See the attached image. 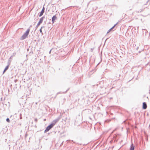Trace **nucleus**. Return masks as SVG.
<instances>
[{
  "label": "nucleus",
  "instance_id": "9b49d317",
  "mask_svg": "<svg viewBox=\"0 0 150 150\" xmlns=\"http://www.w3.org/2000/svg\"><path fill=\"white\" fill-rule=\"evenodd\" d=\"M40 31L41 33H42V29H41L40 30Z\"/></svg>",
  "mask_w": 150,
  "mask_h": 150
},
{
  "label": "nucleus",
  "instance_id": "0eeeda50",
  "mask_svg": "<svg viewBox=\"0 0 150 150\" xmlns=\"http://www.w3.org/2000/svg\"><path fill=\"white\" fill-rule=\"evenodd\" d=\"M56 17L55 16H54L52 18V21L53 23H54L55 20L56 19Z\"/></svg>",
  "mask_w": 150,
  "mask_h": 150
},
{
  "label": "nucleus",
  "instance_id": "423d86ee",
  "mask_svg": "<svg viewBox=\"0 0 150 150\" xmlns=\"http://www.w3.org/2000/svg\"><path fill=\"white\" fill-rule=\"evenodd\" d=\"M117 24V23L116 24L114 25L113 26L112 28H111L108 31L107 33H109L113 28L116 26V25Z\"/></svg>",
  "mask_w": 150,
  "mask_h": 150
},
{
  "label": "nucleus",
  "instance_id": "f03ea898",
  "mask_svg": "<svg viewBox=\"0 0 150 150\" xmlns=\"http://www.w3.org/2000/svg\"><path fill=\"white\" fill-rule=\"evenodd\" d=\"M57 122V121H56L54 123L51 124L50 125L47 127L45 131V132L46 133L50 129H51L53 126L55 125V123Z\"/></svg>",
  "mask_w": 150,
  "mask_h": 150
},
{
  "label": "nucleus",
  "instance_id": "f257e3e1",
  "mask_svg": "<svg viewBox=\"0 0 150 150\" xmlns=\"http://www.w3.org/2000/svg\"><path fill=\"white\" fill-rule=\"evenodd\" d=\"M30 31V29H28L26 31L25 33L22 36L21 38V40H23L25 39L29 33Z\"/></svg>",
  "mask_w": 150,
  "mask_h": 150
},
{
  "label": "nucleus",
  "instance_id": "6e6552de",
  "mask_svg": "<svg viewBox=\"0 0 150 150\" xmlns=\"http://www.w3.org/2000/svg\"><path fill=\"white\" fill-rule=\"evenodd\" d=\"M134 146L133 144H132L131 145L130 148L129 150H134Z\"/></svg>",
  "mask_w": 150,
  "mask_h": 150
},
{
  "label": "nucleus",
  "instance_id": "1a4fd4ad",
  "mask_svg": "<svg viewBox=\"0 0 150 150\" xmlns=\"http://www.w3.org/2000/svg\"><path fill=\"white\" fill-rule=\"evenodd\" d=\"M8 67H9V65H8V66H7L6 67V68H5V69H4V72H3V74H4V72H5V71H6V70H7V69H8Z\"/></svg>",
  "mask_w": 150,
  "mask_h": 150
},
{
  "label": "nucleus",
  "instance_id": "9d476101",
  "mask_svg": "<svg viewBox=\"0 0 150 150\" xmlns=\"http://www.w3.org/2000/svg\"><path fill=\"white\" fill-rule=\"evenodd\" d=\"M6 121H7L8 122H10V120H9V118H7V119H6Z\"/></svg>",
  "mask_w": 150,
  "mask_h": 150
},
{
  "label": "nucleus",
  "instance_id": "7ed1b4c3",
  "mask_svg": "<svg viewBox=\"0 0 150 150\" xmlns=\"http://www.w3.org/2000/svg\"><path fill=\"white\" fill-rule=\"evenodd\" d=\"M43 17L41 18H40V19L37 25V27H38L40 25V24L42 23V22L43 21Z\"/></svg>",
  "mask_w": 150,
  "mask_h": 150
},
{
  "label": "nucleus",
  "instance_id": "20e7f679",
  "mask_svg": "<svg viewBox=\"0 0 150 150\" xmlns=\"http://www.w3.org/2000/svg\"><path fill=\"white\" fill-rule=\"evenodd\" d=\"M44 11H45V8L44 7H43L42 11L40 13V14L39 15V16L40 17L41 16H42L43 13L44 12Z\"/></svg>",
  "mask_w": 150,
  "mask_h": 150
},
{
  "label": "nucleus",
  "instance_id": "39448f33",
  "mask_svg": "<svg viewBox=\"0 0 150 150\" xmlns=\"http://www.w3.org/2000/svg\"><path fill=\"white\" fill-rule=\"evenodd\" d=\"M147 105L145 102H144L143 103V108L144 109H146L147 108Z\"/></svg>",
  "mask_w": 150,
  "mask_h": 150
}]
</instances>
